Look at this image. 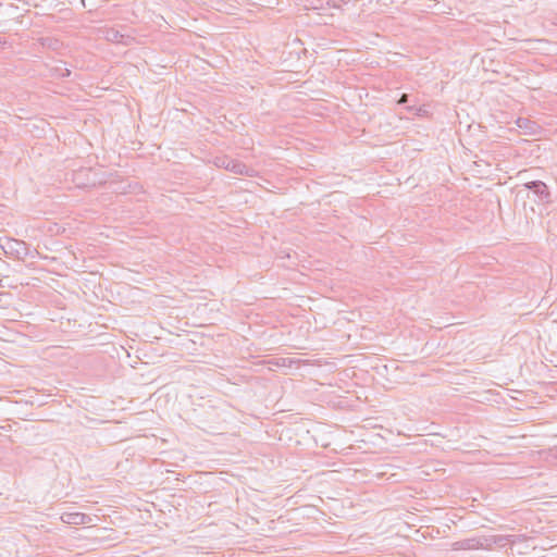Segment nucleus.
Instances as JSON below:
<instances>
[{"label": "nucleus", "instance_id": "20e7f679", "mask_svg": "<svg viewBox=\"0 0 557 557\" xmlns=\"http://www.w3.org/2000/svg\"><path fill=\"white\" fill-rule=\"evenodd\" d=\"M524 187L537 195L541 200H548L550 196L547 185L542 181L528 182Z\"/></svg>", "mask_w": 557, "mask_h": 557}, {"label": "nucleus", "instance_id": "f03ea898", "mask_svg": "<svg viewBox=\"0 0 557 557\" xmlns=\"http://www.w3.org/2000/svg\"><path fill=\"white\" fill-rule=\"evenodd\" d=\"M493 543H496V541H492L487 537H470L457 541L453 544L454 549H465V550H474L480 548H485L487 546H491Z\"/></svg>", "mask_w": 557, "mask_h": 557}, {"label": "nucleus", "instance_id": "9d476101", "mask_svg": "<svg viewBox=\"0 0 557 557\" xmlns=\"http://www.w3.org/2000/svg\"><path fill=\"white\" fill-rule=\"evenodd\" d=\"M286 360H287V359H283V362H282V364H283V366H285V364H286Z\"/></svg>", "mask_w": 557, "mask_h": 557}, {"label": "nucleus", "instance_id": "423d86ee", "mask_svg": "<svg viewBox=\"0 0 557 557\" xmlns=\"http://www.w3.org/2000/svg\"><path fill=\"white\" fill-rule=\"evenodd\" d=\"M107 38L115 42H121L123 35H121L117 30L111 29L107 33Z\"/></svg>", "mask_w": 557, "mask_h": 557}, {"label": "nucleus", "instance_id": "1a4fd4ad", "mask_svg": "<svg viewBox=\"0 0 557 557\" xmlns=\"http://www.w3.org/2000/svg\"><path fill=\"white\" fill-rule=\"evenodd\" d=\"M549 456L557 460V448H553L549 451Z\"/></svg>", "mask_w": 557, "mask_h": 557}, {"label": "nucleus", "instance_id": "7ed1b4c3", "mask_svg": "<svg viewBox=\"0 0 557 557\" xmlns=\"http://www.w3.org/2000/svg\"><path fill=\"white\" fill-rule=\"evenodd\" d=\"M1 248L4 253L15 256L16 258H22L27 255V247L23 240L5 238L3 244H1Z\"/></svg>", "mask_w": 557, "mask_h": 557}, {"label": "nucleus", "instance_id": "0eeeda50", "mask_svg": "<svg viewBox=\"0 0 557 557\" xmlns=\"http://www.w3.org/2000/svg\"><path fill=\"white\" fill-rule=\"evenodd\" d=\"M530 123H531V122H530L529 120H527V119H521V117H520V119H518V120H517V124H518V126H519L520 128H522V127H528V124H530Z\"/></svg>", "mask_w": 557, "mask_h": 557}, {"label": "nucleus", "instance_id": "39448f33", "mask_svg": "<svg viewBox=\"0 0 557 557\" xmlns=\"http://www.w3.org/2000/svg\"><path fill=\"white\" fill-rule=\"evenodd\" d=\"M61 519L69 524H86L91 521V518L83 512L63 513Z\"/></svg>", "mask_w": 557, "mask_h": 557}, {"label": "nucleus", "instance_id": "6e6552de", "mask_svg": "<svg viewBox=\"0 0 557 557\" xmlns=\"http://www.w3.org/2000/svg\"><path fill=\"white\" fill-rule=\"evenodd\" d=\"M408 101V95L407 94H403L400 99L398 100V103L399 104H404V103H407Z\"/></svg>", "mask_w": 557, "mask_h": 557}, {"label": "nucleus", "instance_id": "f257e3e1", "mask_svg": "<svg viewBox=\"0 0 557 557\" xmlns=\"http://www.w3.org/2000/svg\"><path fill=\"white\" fill-rule=\"evenodd\" d=\"M214 164L218 168L225 169L234 174L253 176L255 170L250 166H247L239 160L228 158L226 156L216 157L214 160Z\"/></svg>", "mask_w": 557, "mask_h": 557}]
</instances>
